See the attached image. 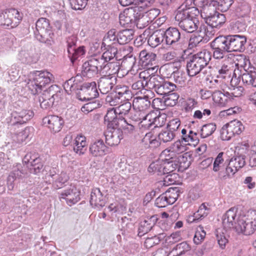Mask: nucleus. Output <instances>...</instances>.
Returning <instances> with one entry per match:
<instances>
[{"label": "nucleus", "mask_w": 256, "mask_h": 256, "mask_svg": "<svg viewBox=\"0 0 256 256\" xmlns=\"http://www.w3.org/2000/svg\"><path fill=\"white\" fill-rule=\"evenodd\" d=\"M234 2V0H208V4L212 5L222 12L227 11Z\"/></svg>", "instance_id": "32"}, {"label": "nucleus", "mask_w": 256, "mask_h": 256, "mask_svg": "<svg viewBox=\"0 0 256 256\" xmlns=\"http://www.w3.org/2000/svg\"><path fill=\"white\" fill-rule=\"evenodd\" d=\"M180 194L178 188H170L155 200V205L158 208H165L173 204Z\"/></svg>", "instance_id": "9"}, {"label": "nucleus", "mask_w": 256, "mask_h": 256, "mask_svg": "<svg viewBox=\"0 0 256 256\" xmlns=\"http://www.w3.org/2000/svg\"><path fill=\"white\" fill-rule=\"evenodd\" d=\"M44 94H47L50 98L54 99L56 102H59L62 95L60 88L56 84L51 86Z\"/></svg>", "instance_id": "41"}, {"label": "nucleus", "mask_w": 256, "mask_h": 256, "mask_svg": "<svg viewBox=\"0 0 256 256\" xmlns=\"http://www.w3.org/2000/svg\"><path fill=\"white\" fill-rule=\"evenodd\" d=\"M136 56L133 54L129 56V65H132L130 70H129V72H130V74L133 76L130 78L132 82H133V80H136L140 78V76L141 74H138V70L140 69V66L136 62Z\"/></svg>", "instance_id": "33"}, {"label": "nucleus", "mask_w": 256, "mask_h": 256, "mask_svg": "<svg viewBox=\"0 0 256 256\" xmlns=\"http://www.w3.org/2000/svg\"><path fill=\"white\" fill-rule=\"evenodd\" d=\"M156 112L152 111L146 116H143L140 124H141L142 127L149 129L152 126L154 118H156Z\"/></svg>", "instance_id": "43"}, {"label": "nucleus", "mask_w": 256, "mask_h": 256, "mask_svg": "<svg viewBox=\"0 0 256 256\" xmlns=\"http://www.w3.org/2000/svg\"><path fill=\"white\" fill-rule=\"evenodd\" d=\"M158 218L156 216H152L147 217L144 221L142 222L138 228V236H141L148 233L155 225Z\"/></svg>", "instance_id": "24"}, {"label": "nucleus", "mask_w": 256, "mask_h": 256, "mask_svg": "<svg viewBox=\"0 0 256 256\" xmlns=\"http://www.w3.org/2000/svg\"><path fill=\"white\" fill-rule=\"evenodd\" d=\"M199 14L198 10L192 8L184 13L177 12L175 19L178 22V25L180 28L187 32L192 33L196 30L200 25L196 18Z\"/></svg>", "instance_id": "3"}, {"label": "nucleus", "mask_w": 256, "mask_h": 256, "mask_svg": "<svg viewBox=\"0 0 256 256\" xmlns=\"http://www.w3.org/2000/svg\"><path fill=\"white\" fill-rule=\"evenodd\" d=\"M79 192L74 186H70L68 189L64 190L60 194V198L64 199L70 206L77 202L80 200Z\"/></svg>", "instance_id": "18"}, {"label": "nucleus", "mask_w": 256, "mask_h": 256, "mask_svg": "<svg viewBox=\"0 0 256 256\" xmlns=\"http://www.w3.org/2000/svg\"><path fill=\"white\" fill-rule=\"evenodd\" d=\"M186 70L190 76H194L202 71L196 64L194 63L190 57L189 58L186 62Z\"/></svg>", "instance_id": "47"}, {"label": "nucleus", "mask_w": 256, "mask_h": 256, "mask_svg": "<svg viewBox=\"0 0 256 256\" xmlns=\"http://www.w3.org/2000/svg\"><path fill=\"white\" fill-rule=\"evenodd\" d=\"M176 136V134L167 128L158 134V138L159 140L166 143L172 141Z\"/></svg>", "instance_id": "55"}, {"label": "nucleus", "mask_w": 256, "mask_h": 256, "mask_svg": "<svg viewBox=\"0 0 256 256\" xmlns=\"http://www.w3.org/2000/svg\"><path fill=\"white\" fill-rule=\"evenodd\" d=\"M76 41L77 38L74 35L70 36L66 40L68 57L72 63L78 56L85 54L84 46L76 48Z\"/></svg>", "instance_id": "11"}, {"label": "nucleus", "mask_w": 256, "mask_h": 256, "mask_svg": "<svg viewBox=\"0 0 256 256\" xmlns=\"http://www.w3.org/2000/svg\"><path fill=\"white\" fill-rule=\"evenodd\" d=\"M164 44L168 46H173L180 42L182 40L179 30L176 28L170 27L166 31L163 30Z\"/></svg>", "instance_id": "17"}, {"label": "nucleus", "mask_w": 256, "mask_h": 256, "mask_svg": "<svg viewBox=\"0 0 256 256\" xmlns=\"http://www.w3.org/2000/svg\"><path fill=\"white\" fill-rule=\"evenodd\" d=\"M229 38L230 51L243 52L245 50L246 38L245 36L240 35H228Z\"/></svg>", "instance_id": "15"}, {"label": "nucleus", "mask_w": 256, "mask_h": 256, "mask_svg": "<svg viewBox=\"0 0 256 256\" xmlns=\"http://www.w3.org/2000/svg\"><path fill=\"white\" fill-rule=\"evenodd\" d=\"M182 141L180 140H176L169 147L170 150L176 154L185 152L186 150V144H182Z\"/></svg>", "instance_id": "50"}, {"label": "nucleus", "mask_w": 256, "mask_h": 256, "mask_svg": "<svg viewBox=\"0 0 256 256\" xmlns=\"http://www.w3.org/2000/svg\"><path fill=\"white\" fill-rule=\"evenodd\" d=\"M36 30L34 31V36L36 34H40L42 32L46 31L52 28L49 21L46 18H39L36 23Z\"/></svg>", "instance_id": "39"}, {"label": "nucleus", "mask_w": 256, "mask_h": 256, "mask_svg": "<svg viewBox=\"0 0 256 256\" xmlns=\"http://www.w3.org/2000/svg\"><path fill=\"white\" fill-rule=\"evenodd\" d=\"M236 210L234 208L228 210L222 217V226L226 230L232 228L235 229V225L237 223L235 218L236 216Z\"/></svg>", "instance_id": "20"}, {"label": "nucleus", "mask_w": 256, "mask_h": 256, "mask_svg": "<svg viewBox=\"0 0 256 256\" xmlns=\"http://www.w3.org/2000/svg\"><path fill=\"white\" fill-rule=\"evenodd\" d=\"M129 140L132 144L140 143L141 137L139 132V128L136 124H132L129 122Z\"/></svg>", "instance_id": "35"}, {"label": "nucleus", "mask_w": 256, "mask_h": 256, "mask_svg": "<svg viewBox=\"0 0 256 256\" xmlns=\"http://www.w3.org/2000/svg\"><path fill=\"white\" fill-rule=\"evenodd\" d=\"M129 118L130 120V121H129V122H133L132 124H136L138 126L142 119V117H143L144 113L136 109H134V108H132L130 102H129Z\"/></svg>", "instance_id": "38"}, {"label": "nucleus", "mask_w": 256, "mask_h": 256, "mask_svg": "<svg viewBox=\"0 0 256 256\" xmlns=\"http://www.w3.org/2000/svg\"><path fill=\"white\" fill-rule=\"evenodd\" d=\"M242 81L247 86L256 87V69L253 68L249 71H245L240 75Z\"/></svg>", "instance_id": "29"}, {"label": "nucleus", "mask_w": 256, "mask_h": 256, "mask_svg": "<svg viewBox=\"0 0 256 256\" xmlns=\"http://www.w3.org/2000/svg\"><path fill=\"white\" fill-rule=\"evenodd\" d=\"M122 129L123 128L120 127L112 128H107L104 134L106 144L111 146L118 145L120 140L123 138Z\"/></svg>", "instance_id": "12"}, {"label": "nucleus", "mask_w": 256, "mask_h": 256, "mask_svg": "<svg viewBox=\"0 0 256 256\" xmlns=\"http://www.w3.org/2000/svg\"><path fill=\"white\" fill-rule=\"evenodd\" d=\"M216 128V124L214 123H208L203 125L200 129V136L202 138H206L211 136Z\"/></svg>", "instance_id": "44"}, {"label": "nucleus", "mask_w": 256, "mask_h": 256, "mask_svg": "<svg viewBox=\"0 0 256 256\" xmlns=\"http://www.w3.org/2000/svg\"><path fill=\"white\" fill-rule=\"evenodd\" d=\"M34 36L38 41L48 45H52L54 43V33L52 28L40 34H36Z\"/></svg>", "instance_id": "34"}, {"label": "nucleus", "mask_w": 256, "mask_h": 256, "mask_svg": "<svg viewBox=\"0 0 256 256\" xmlns=\"http://www.w3.org/2000/svg\"><path fill=\"white\" fill-rule=\"evenodd\" d=\"M34 112L28 110H22L20 111H13L10 116L6 118V122L9 125L16 126L26 123L32 118Z\"/></svg>", "instance_id": "10"}, {"label": "nucleus", "mask_w": 256, "mask_h": 256, "mask_svg": "<svg viewBox=\"0 0 256 256\" xmlns=\"http://www.w3.org/2000/svg\"><path fill=\"white\" fill-rule=\"evenodd\" d=\"M144 6H145L144 4H142V6L140 7L136 6H129V19L130 22L132 24L136 22L137 19L139 16H140V8H142Z\"/></svg>", "instance_id": "49"}, {"label": "nucleus", "mask_w": 256, "mask_h": 256, "mask_svg": "<svg viewBox=\"0 0 256 256\" xmlns=\"http://www.w3.org/2000/svg\"><path fill=\"white\" fill-rule=\"evenodd\" d=\"M32 78L27 83L28 88L32 94L40 92L42 88L53 80L54 76L47 71H35L32 74Z\"/></svg>", "instance_id": "4"}, {"label": "nucleus", "mask_w": 256, "mask_h": 256, "mask_svg": "<svg viewBox=\"0 0 256 256\" xmlns=\"http://www.w3.org/2000/svg\"><path fill=\"white\" fill-rule=\"evenodd\" d=\"M235 230L238 233L248 236L252 234L256 230V224H252L244 221V220L237 218V223L235 225Z\"/></svg>", "instance_id": "19"}, {"label": "nucleus", "mask_w": 256, "mask_h": 256, "mask_svg": "<svg viewBox=\"0 0 256 256\" xmlns=\"http://www.w3.org/2000/svg\"><path fill=\"white\" fill-rule=\"evenodd\" d=\"M129 102H132V106L134 109H136L142 112L148 109L150 105V102L149 100L148 96H132L129 99Z\"/></svg>", "instance_id": "21"}, {"label": "nucleus", "mask_w": 256, "mask_h": 256, "mask_svg": "<svg viewBox=\"0 0 256 256\" xmlns=\"http://www.w3.org/2000/svg\"><path fill=\"white\" fill-rule=\"evenodd\" d=\"M194 63L198 66L201 70L205 68L212 59V53L206 50H204L200 52L190 56Z\"/></svg>", "instance_id": "14"}, {"label": "nucleus", "mask_w": 256, "mask_h": 256, "mask_svg": "<svg viewBox=\"0 0 256 256\" xmlns=\"http://www.w3.org/2000/svg\"><path fill=\"white\" fill-rule=\"evenodd\" d=\"M180 166L184 169L188 168L190 164V156L188 152L178 157Z\"/></svg>", "instance_id": "57"}, {"label": "nucleus", "mask_w": 256, "mask_h": 256, "mask_svg": "<svg viewBox=\"0 0 256 256\" xmlns=\"http://www.w3.org/2000/svg\"><path fill=\"white\" fill-rule=\"evenodd\" d=\"M138 55L142 62L146 63V64H155L156 55L154 53L143 50L140 52Z\"/></svg>", "instance_id": "40"}, {"label": "nucleus", "mask_w": 256, "mask_h": 256, "mask_svg": "<svg viewBox=\"0 0 256 256\" xmlns=\"http://www.w3.org/2000/svg\"><path fill=\"white\" fill-rule=\"evenodd\" d=\"M190 250V246L186 242L180 243L173 249L172 252L175 250L178 256L182 255L185 252Z\"/></svg>", "instance_id": "61"}, {"label": "nucleus", "mask_w": 256, "mask_h": 256, "mask_svg": "<svg viewBox=\"0 0 256 256\" xmlns=\"http://www.w3.org/2000/svg\"><path fill=\"white\" fill-rule=\"evenodd\" d=\"M104 48V50H106V51L103 53L102 56L107 63L108 61L110 60L115 57L117 54L118 50L117 48L114 46H106Z\"/></svg>", "instance_id": "48"}, {"label": "nucleus", "mask_w": 256, "mask_h": 256, "mask_svg": "<svg viewBox=\"0 0 256 256\" xmlns=\"http://www.w3.org/2000/svg\"><path fill=\"white\" fill-rule=\"evenodd\" d=\"M248 150L246 147L236 148L234 155L230 160H227L228 164L226 168V172L228 176L234 175L240 169L246 165V154Z\"/></svg>", "instance_id": "5"}, {"label": "nucleus", "mask_w": 256, "mask_h": 256, "mask_svg": "<svg viewBox=\"0 0 256 256\" xmlns=\"http://www.w3.org/2000/svg\"><path fill=\"white\" fill-rule=\"evenodd\" d=\"M79 78H80V76L77 74L76 77H72L66 81L63 85L66 92L70 94L72 92L80 90L82 93L86 95V98L90 100L98 97V92L96 82H85L80 85L77 82Z\"/></svg>", "instance_id": "2"}, {"label": "nucleus", "mask_w": 256, "mask_h": 256, "mask_svg": "<svg viewBox=\"0 0 256 256\" xmlns=\"http://www.w3.org/2000/svg\"><path fill=\"white\" fill-rule=\"evenodd\" d=\"M164 80L158 75L150 76L148 80L146 82V86L149 88L154 89L155 92Z\"/></svg>", "instance_id": "42"}, {"label": "nucleus", "mask_w": 256, "mask_h": 256, "mask_svg": "<svg viewBox=\"0 0 256 256\" xmlns=\"http://www.w3.org/2000/svg\"><path fill=\"white\" fill-rule=\"evenodd\" d=\"M89 60L90 62V64L94 65L98 70V72L102 70L107 72L108 70L110 71L111 68L115 66V64L113 62L106 63V62L102 56L92 58Z\"/></svg>", "instance_id": "23"}, {"label": "nucleus", "mask_w": 256, "mask_h": 256, "mask_svg": "<svg viewBox=\"0 0 256 256\" xmlns=\"http://www.w3.org/2000/svg\"><path fill=\"white\" fill-rule=\"evenodd\" d=\"M88 0H69L72 8L75 10L84 9L87 5Z\"/></svg>", "instance_id": "63"}, {"label": "nucleus", "mask_w": 256, "mask_h": 256, "mask_svg": "<svg viewBox=\"0 0 256 256\" xmlns=\"http://www.w3.org/2000/svg\"><path fill=\"white\" fill-rule=\"evenodd\" d=\"M89 150L94 156H102L108 152V148L102 140H98L92 144Z\"/></svg>", "instance_id": "25"}, {"label": "nucleus", "mask_w": 256, "mask_h": 256, "mask_svg": "<svg viewBox=\"0 0 256 256\" xmlns=\"http://www.w3.org/2000/svg\"><path fill=\"white\" fill-rule=\"evenodd\" d=\"M238 218L244 220L247 222L256 224V210H250L244 215H240Z\"/></svg>", "instance_id": "53"}, {"label": "nucleus", "mask_w": 256, "mask_h": 256, "mask_svg": "<svg viewBox=\"0 0 256 256\" xmlns=\"http://www.w3.org/2000/svg\"><path fill=\"white\" fill-rule=\"evenodd\" d=\"M163 160H156L150 164L148 168V171L150 172L156 174L158 175H162L164 174Z\"/></svg>", "instance_id": "45"}, {"label": "nucleus", "mask_w": 256, "mask_h": 256, "mask_svg": "<svg viewBox=\"0 0 256 256\" xmlns=\"http://www.w3.org/2000/svg\"><path fill=\"white\" fill-rule=\"evenodd\" d=\"M212 96L214 102L220 106H226L231 102L230 97L227 94V92L223 93L220 90H216Z\"/></svg>", "instance_id": "27"}, {"label": "nucleus", "mask_w": 256, "mask_h": 256, "mask_svg": "<svg viewBox=\"0 0 256 256\" xmlns=\"http://www.w3.org/2000/svg\"><path fill=\"white\" fill-rule=\"evenodd\" d=\"M212 50V56L216 60H222L227 52H230L229 38L228 36H220L216 37L210 43Z\"/></svg>", "instance_id": "7"}, {"label": "nucleus", "mask_w": 256, "mask_h": 256, "mask_svg": "<svg viewBox=\"0 0 256 256\" xmlns=\"http://www.w3.org/2000/svg\"><path fill=\"white\" fill-rule=\"evenodd\" d=\"M74 150L79 155L84 154L86 150V138L82 135L77 136L74 140Z\"/></svg>", "instance_id": "28"}, {"label": "nucleus", "mask_w": 256, "mask_h": 256, "mask_svg": "<svg viewBox=\"0 0 256 256\" xmlns=\"http://www.w3.org/2000/svg\"><path fill=\"white\" fill-rule=\"evenodd\" d=\"M180 125V120L178 118H174L168 123L167 128L176 135Z\"/></svg>", "instance_id": "64"}, {"label": "nucleus", "mask_w": 256, "mask_h": 256, "mask_svg": "<svg viewBox=\"0 0 256 256\" xmlns=\"http://www.w3.org/2000/svg\"><path fill=\"white\" fill-rule=\"evenodd\" d=\"M200 15L206 24L212 28L220 26L226 22L224 15L216 12L212 5L207 4L201 9Z\"/></svg>", "instance_id": "6"}, {"label": "nucleus", "mask_w": 256, "mask_h": 256, "mask_svg": "<svg viewBox=\"0 0 256 256\" xmlns=\"http://www.w3.org/2000/svg\"><path fill=\"white\" fill-rule=\"evenodd\" d=\"M209 212V208H207L204 203L202 204L199 207L198 211L194 214V216L202 220L206 217Z\"/></svg>", "instance_id": "62"}, {"label": "nucleus", "mask_w": 256, "mask_h": 256, "mask_svg": "<svg viewBox=\"0 0 256 256\" xmlns=\"http://www.w3.org/2000/svg\"><path fill=\"white\" fill-rule=\"evenodd\" d=\"M192 4L202 9L208 4V0H186L178 8L177 12L184 13L185 11L188 12L192 8L198 10L196 6H192Z\"/></svg>", "instance_id": "22"}, {"label": "nucleus", "mask_w": 256, "mask_h": 256, "mask_svg": "<svg viewBox=\"0 0 256 256\" xmlns=\"http://www.w3.org/2000/svg\"><path fill=\"white\" fill-rule=\"evenodd\" d=\"M40 106L43 109H47L52 106L55 102L54 99L50 98L47 96V94H43L42 96L39 98Z\"/></svg>", "instance_id": "54"}, {"label": "nucleus", "mask_w": 256, "mask_h": 256, "mask_svg": "<svg viewBox=\"0 0 256 256\" xmlns=\"http://www.w3.org/2000/svg\"><path fill=\"white\" fill-rule=\"evenodd\" d=\"M176 86L174 84L169 82L163 81L161 84L160 86L158 88L156 89V92L158 94L164 95L166 96V94L174 90Z\"/></svg>", "instance_id": "37"}, {"label": "nucleus", "mask_w": 256, "mask_h": 256, "mask_svg": "<svg viewBox=\"0 0 256 256\" xmlns=\"http://www.w3.org/2000/svg\"><path fill=\"white\" fill-rule=\"evenodd\" d=\"M244 89L242 86H234L232 88L230 89V92H227V94L230 97L231 102H232L235 98L240 97L242 95Z\"/></svg>", "instance_id": "59"}, {"label": "nucleus", "mask_w": 256, "mask_h": 256, "mask_svg": "<svg viewBox=\"0 0 256 256\" xmlns=\"http://www.w3.org/2000/svg\"><path fill=\"white\" fill-rule=\"evenodd\" d=\"M229 124L234 136L240 134L244 129L242 123L239 120H234L231 121L229 122Z\"/></svg>", "instance_id": "58"}, {"label": "nucleus", "mask_w": 256, "mask_h": 256, "mask_svg": "<svg viewBox=\"0 0 256 256\" xmlns=\"http://www.w3.org/2000/svg\"><path fill=\"white\" fill-rule=\"evenodd\" d=\"M116 78L114 76H108L101 77L98 80V88L100 92L103 94H106L111 90L116 84Z\"/></svg>", "instance_id": "16"}, {"label": "nucleus", "mask_w": 256, "mask_h": 256, "mask_svg": "<svg viewBox=\"0 0 256 256\" xmlns=\"http://www.w3.org/2000/svg\"><path fill=\"white\" fill-rule=\"evenodd\" d=\"M220 134L222 138L224 140H228L234 136L229 123L222 126L220 131Z\"/></svg>", "instance_id": "56"}, {"label": "nucleus", "mask_w": 256, "mask_h": 256, "mask_svg": "<svg viewBox=\"0 0 256 256\" xmlns=\"http://www.w3.org/2000/svg\"><path fill=\"white\" fill-rule=\"evenodd\" d=\"M164 104L168 106H174L178 103L179 95L176 92H170L164 96Z\"/></svg>", "instance_id": "51"}, {"label": "nucleus", "mask_w": 256, "mask_h": 256, "mask_svg": "<svg viewBox=\"0 0 256 256\" xmlns=\"http://www.w3.org/2000/svg\"><path fill=\"white\" fill-rule=\"evenodd\" d=\"M98 73V70L90 64V60L84 62L82 66V74L84 76L92 78Z\"/></svg>", "instance_id": "36"}, {"label": "nucleus", "mask_w": 256, "mask_h": 256, "mask_svg": "<svg viewBox=\"0 0 256 256\" xmlns=\"http://www.w3.org/2000/svg\"><path fill=\"white\" fill-rule=\"evenodd\" d=\"M116 34V30L115 29H112L108 32L106 36L103 39L102 48L106 46H112L114 43L111 44V42L117 40L118 36ZM114 44L115 43L114 42Z\"/></svg>", "instance_id": "46"}, {"label": "nucleus", "mask_w": 256, "mask_h": 256, "mask_svg": "<svg viewBox=\"0 0 256 256\" xmlns=\"http://www.w3.org/2000/svg\"><path fill=\"white\" fill-rule=\"evenodd\" d=\"M44 165L40 159H36L33 164L30 165V172L38 174L43 170Z\"/></svg>", "instance_id": "60"}, {"label": "nucleus", "mask_w": 256, "mask_h": 256, "mask_svg": "<svg viewBox=\"0 0 256 256\" xmlns=\"http://www.w3.org/2000/svg\"><path fill=\"white\" fill-rule=\"evenodd\" d=\"M22 19V16L15 8L6 9L0 13V25L16 27Z\"/></svg>", "instance_id": "8"}, {"label": "nucleus", "mask_w": 256, "mask_h": 256, "mask_svg": "<svg viewBox=\"0 0 256 256\" xmlns=\"http://www.w3.org/2000/svg\"><path fill=\"white\" fill-rule=\"evenodd\" d=\"M128 105L120 104L116 108L108 110L104 116V123L108 128L120 127L123 130L128 128Z\"/></svg>", "instance_id": "1"}, {"label": "nucleus", "mask_w": 256, "mask_h": 256, "mask_svg": "<svg viewBox=\"0 0 256 256\" xmlns=\"http://www.w3.org/2000/svg\"><path fill=\"white\" fill-rule=\"evenodd\" d=\"M148 42L152 48H155L162 42L164 44L163 30H158L155 31L149 36Z\"/></svg>", "instance_id": "30"}, {"label": "nucleus", "mask_w": 256, "mask_h": 256, "mask_svg": "<svg viewBox=\"0 0 256 256\" xmlns=\"http://www.w3.org/2000/svg\"><path fill=\"white\" fill-rule=\"evenodd\" d=\"M232 70L229 65L224 64L218 68L217 77L222 79L229 78L230 76Z\"/></svg>", "instance_id": "52"}, {"label": "nucleus", "mask_w": 256, "mask_h": 256, "mask_svg": "<svg viewBox=\"0 0 256 256\" xmlns=\"http://www.w3.org/2000/svg\"><path fill=\"white\" fill-rule=\"evenodd\" d=\"M182 140L187 142L188 144L196 145L199 141L198 138L197 136V132L190 130L188 134H187V130L184 128L182 130Z\"/></svg>", "instance_id": "31"}, {"label": "nucleus", "mask_w": 256, "mask_h": 256, "mask_svg": "<svg viewBox=\"0 0 256 256\" xmlns=\"http://www.w3.org/2000/svg\"><path fill=\"white\" fill-rule=\"evenodd\" d=\"M90 204L98 208L104 206L106 202L99 188L94 189L91 192Z\"/></svg>", "instance_id": "26"}, {"label": "nucleus", "mask_w": 256, "mask_h": 256, "mask_svg": "<svg viewBox=\"0 0 256 256\" xmlns=\"http://www.w3.org/2000/svg\"><path fill=\"white\" fill-rule=\"evenodd\" d=\"M44 124H46L51 132L56 133L62 128L64 124V120L58 116L50 115L44 117L42 120Z\"/></svg>", "instance_id": "13"}]
</instances>
